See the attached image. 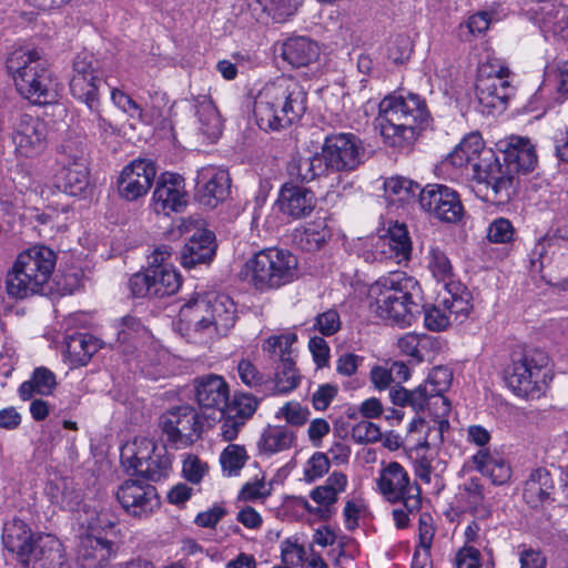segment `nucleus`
Returning a JSON list of instances; mask_svg holds the SVG:
<instances>
[{
    "label": "nucleus",
    "mask_w": 568,
    "mask_h": 568,
    "mask_svg": "<svg viewBox=\"0 0 568 568\" xmlns=\"http://www.w3.org/2000/svg\"><path fill=\"white\" fill-rule=\"evenodd\" d=\"M473 463L478 471L490 478L494 485H504L511 477V468L497 452L481 448L473 456Z\"/></svg>",
    "instance_id": "nucleus-30"
},
{
    "label": "nucleus",
    "mask_w": 568,
    "mask_h": 568,
    "mask_svg": "<svg viewBox=\"0 0 568 568\" xmlns=\"http://www.w3.org/2000/svg\"><path fill=\"white\" fill-rule=\"evenodd\" d=\"M209 471V465L196 455L187 454L183 459L182 474L191 484H200Z\"/></svg>",
    "instance_id": "nucleus-58"
},
{
    "label": "nucleus",
    "mask_w": 568,
    "mask_h": 568,
    "mask_svg": "<svg viewBox=\"0 0 568 568\" xmlns=\"http://www.w3.org/2000/svg\"><path fill=\"white\" fill-rule=\"evenodd\" d=\"M152 202L156 213L169 215L172 212H181L187 204L183 178L170 172L161 174L155 184Z\"/></svg>",
    "instance_id": "nucleus-19"
},
{
    "label": "nucleus",
    "mask_w": 568,
    "mask_h": 568,
    "mask_svg": "<svg viewBox=\"0 0 568 568\" xmlns=\"http://www.w3.org/2000/svg\"><path fill=\"white\" fill-rule=\"evenodd\" d=\"M248 459L247 452L243 445L230 444L220 456L223 473L229 476H237Z\"/></svg>",
    "instance_id": "nucleus-48"
},
{
    "label": "nucleus",
    "mask_w": 568,
    "mask_h": 568,
    "mask_svg": "<svg viewBox=\"0 0 568 568\" xmlns=\"http://www.w3.org/2000/svg\"><path fill=\"white\" fill-rule=\"evenodd\" d=\"M300 379L294 359L280 363L275 367L274 390L278 394L290 393L298 386Z\"/></svg>",
    "instance_id": "nucleus-51"
},
{
    "label": "nucleus",
    "mask_w": 568,
    "mask_h": 568,
    "mask_svg": "<svg viewBox=\"0 0 568 568\" xmlns=\"http://www.w3.org/2000/svg\"><path fill=\"white\" fill-rule=\"evenodd\" d=\"M55 263V252L44 245H34L19 253L6 274L4 287L8 296L24 300L41 293Z\"/></svg>",
    "instance_id": "nucleus-7"
},
{
    "label": "nucleus",
    "mask_w": 568,
    "mask_h": 568,
    "mask_svg": "<svg viewBox=\"0 0 568 568\" xmlns=\"http://www.w3.org/2000/svg\"><path fill=\"white\" fill-rule=\"evenodd\" d=\"M559 247V239L555 235H545L537 241L530 254L531 270L541 273L552 261L555 250Z\"/></svg>",
    "instance_id": "nucleus-47"
},
{
    "label": "nucleus",
    "mask_w": 568,
    "mask_h": 568,
    "mask_svg": "<svg viewBox=\"0 0 568 568\" xmlns=\"http://www.w3.org/2000/svg\"><path fill=\"white\" fill-rule=\"evenodd\" d=\"M115 496L125 513L133 517L146 518L160 507L155 487L144 480H124Z\"/></svg>",
    "instance_id": "nucleus-15"
},
{
    "label": "nucleus",
    "mask_w": 568,
    "mask_h": 568,
    "mask_svg": "<svg viewBox=\"0 0 568 568\" xmlns=\"http://www.w3.org/2000/svg\"><path fill=\"white\" fill-rule=\"evenodd\" d=\"M235 323V305L225 295H195L184 303L176 322L186 341L207 345L227 334Z\"/></svg>",
    "instance_id": "nucleus-1"
},
{
    "label": "nucleus",
    "mask_w": 568,
    "mask_h": 568,
    "mask_svg": "<svg viewBox=\"0 0 568 568\" xmlns=\"http://www.w3.org/2000/svg\"><path fill=\"white\" fill-rule=\"evenodd\" d=\"M320 55L318 45L306 37H294L283 43L282 57L293 68L307 67Z\"/></svg>",
    "instance_id": "nucleus-33"
},
{
    "label": "nucleus",
    "mask_w": 568,
    "mask_h": 568,
    "mask_svg": "<svg viewBox=\"0 0 568 568\" xmlns=\"http://www.w3.org/2000/svg\"><path fill=\"white\" fill-rule=\"evenodd\" d=\"M6 69L26 99L42 104L55 98L58 83L39 50L27 47L14 49L6 60Z\"/></svg>",
    "instance_id": "nucleus-6"
},
{
    "label": "nucleus",
    "mask_w": 568,
    "mask_h": 568,
    "mask_svg": "<svg viewBox=\"0 0 568 568\" xmlns=\"http://www.w3.org/2000/svg\"><path fill=\"white\" fill-rule=\"evenodd\" d=\"M452 381V371L444 366H437L432 369L424 383L429 386V392L436 396L434 405L440 407L442 416H447L450 412V403L443 394L450 387Z\"/></svg>",
    "instance_id": "nucleus-42"
},
{
    "label": "nucleus",
    "mask_w": 568,
    "mask_h": 568,
    "mask_svg": "<svg viewBox=\"0 0 568 568\" xmlns=\"http://www.w3.org/2000/svg\"><path fill=\"white\" fill-rule=\"evenodd\" d=\"M446 162L455 168H471L473 180L484 186V199L505 202L510 197V175L491 149L484 148L479 134H470L448 154Z\"/></svg>",
    "instance_id": "nucleus-3"
},
{
    "label": "nucleus",
    "mask_w": 568,
    "mask_h": 568,
    "mask_svg": "<svg viewBox=\"0 0 568 568\" xmlns=\"http://www.w3.org/2000/svg\"><path fill=\"white\" fill-rule=\"evenodd\" d=\"M376 128L384 143L395 149H406L416 140L429 113L425 101L417 94H390L378 106Z\"/></svg>",
    "instance_id": "nucleus-4"
},
{
    "label": "nucleus",
    "mask_w": 568,
    "mask_h": 568,
    "mask_svg": "<svg viewBox=\"0 0 568 568\" xmlns=\"http://www.w3.org/2000/svg\"><path fill=\"white\" fill-rule=\"evenodd\" d=\"M47 135L48 129L43 121L29 114H22L13 133V142L21 154L31 156L45 146Z\"/></svg>",
    "instance_id": "nucleus-21"
},
{
    "label": "nucleus",
    "mask_w": 568,
    "mask_h": 568,
    "mask_svg": "<svg viewBox=\"0 0 568 568\" xmlns=\"http://www.w3.org/2000/svg\"><path fill=\"white\" fill-rule=\"evenodd\" d=\"M100 83L99 61L92 53H79L73 61V73L70 80L71 94L84 102L91 111H97Z\"/></svg>",
    "instance_id": "nucleus-13"
},
{
    "label": "nucleus",
    "mask_w": 568,
    "mask_h": 568,
    "mask_svg": "<svg viewBox=\"0 0 568 568\" xmlns=\"http://www.w3.org/2000/svg\"><path fill=\"white\" fill-rule=\"evenodd\" d=\"M504 161L506 165L503 169L509 172L510 189L513 187L515 172L528 173L537 164V154L535 146L528 139L521 136H511L504 151Z\"/></svg>",
    "instance_id": "nucleus-23"
},
{
    "label": "nucleus",
    "mask_w": 568,
    "mask_h": 568,
    "mask_svg": "<svg viewBox=\"0 0 568 568\" xmlns=\"http://www.w3.org/2000/svg\"><path fill=\"white\" fill-rule=\"evenodd\" d=\"M160 426L166 440L176 449L194 443L201 432V423L195 409L189 405L174 407L160 418Z\"/></svg>",
    "instance_id": "nucleus-14"
},
{
    "label": "nucleus",
    "mask_w": 568,
    "mask_h": 568,
    "mask_svg": "<svg viewBox=\"0 0 568 568\" xmlns=\"http://www.w3.org/2000/svg\"><path fill=\"white\" fill-rule=\"evenodd\" d=\"M55 163L60 165H77L82 163L88 166L87 143L82 136H67L58 149Z\"/></svg>",
    "instance_id": "nucleus-44"
},
{
    "label": "nucleus",
    "mask_w": 568,
    "mask_h": 568,
    "mask_svg": "<svg viewBox=\"0 0 568 568\" xmlns=\"http://www.w3.org/2000/svg\"><path fill=\"white\" fill-rule=\"evenodd\" d=\"M347 486V477L345 474L341 471L332 473L325 483L316 488H314L310 497L318 505L326 510V517L329 514V507L334 505L338 495L346 489Z\"/></svg>",
    "instance_id": "nucleus-39"
},
{
    "label": "nucleus",
    "mask_w": 568,
    "mask_h": 568,
    "mask_svg": "<svg viewBox=\"0 0 568 568\" xmlns=\"http://www.w3.org/2000/svg\"><path fill=\"white\" fill-rule=\"evenodd\" d=\"M220 413L219 437L224 442H232L236 439L245 423L225 409L220 410Z\"/></svg>",
    "instance_id": "nucleus-60"
},
{
    "label": "nucleus",
    "mask_w": 568,
    "mask_h": 568,
    "mask_svg": "<svg viewBox=\"0 0 568 568\" xmlns=\"http://www.w3.org/2000/svg\"><path fill=\"white\" fill-rule=\"evenodd\" d=\"M295 342L296 335L293 333L273 335L263 343L262 349L277 364L285 363L293 361L292 346Z\"/></svg>",
    "instance_id": "nucleus-46"
},
{
    "label": "nucleus",
    "mask_w": 568,
    "mask_h": 568,
    "mask_svg": "<svg viewBox=\"0 0 568 568\" xmlns=\"http://www.w3.org/2000/svg\"><path fill=\"white\" fill-rule=\"evenodd\" d=\"M215 236L209 230H197L181 251V263L186 268L210 262L215 254Z\"/></svg>",
    "instance_id": "nucleus-28"
},
{
    "label": "nucleus",
    "mask_w": 568,
    "mask_h": 568,
    "mask_svg": "<svg viewBox=\"0 0 568 568\" xmlns=\"http://www.w3.org/2000/svg\"><path fill=\"white\" fill-rule=\"evenodd\" d=\"M113 554L112 541L92 534L80 537L77 560L82 568H103Z\"/></svg>",
    "instance_id": "nucleus-26"
},
{
    "label": "nucleus",
    "mask_w": 568,
    "mask_h": 568,
    "mask_svg": "<svg viewBox=\"0 0 568 568\" xmlns=\"http://www.w3.org/2000/svg\"><path fill=\"white\" fill-rule=\"evenodd\" d=\"M100 348L98 338L90 334H74L65 343L69 361L75 366H84Z\"/></svg>",
    "instance_id": "nucleus-40"
},
{
    "label": "nucleus",
    "mask_w": 568,
    "mask_h": 568,
    "mask_svg": "<svg viewBox=\"0 0 568 568\" xmlns=\"http://www.w3.org/2000/svg\"><path fill=\"white\" fill-rule=\"evenodd\" d=\"M456 288V286H454ZM462 296L457 300H443V306L447 310L454 322L462 323L468 317L473 308L471 294L465 286H457Z\"/></svg>",
    "instance_id": "nucleus-54"
},
{
    "label": "nucleus",
    "mask_w": 568,
    "mask_h": 568,
    "mask_svg": "<svg viewBox=\"0 0 568 568\" xmlns=\"http://www.w3.org/2000/svg\"><path fill=\"white\" fill-rule=\"evenodd\" d=\"M64 562V549L53 535H37L29 558L20 564L26 568H60Z\"/></svg>",
    "instance_id": "nucleus-22"
},
{
    "label": "nucleus",
    "mask_w": 568,
    "mask_h": 568,
    "mask_svg": "<svg viewBox=\"0 0 568 568\" xmlns=\"http://www.w3.org/2000/svg\"><path fill=\"white\" fill-rule=\"evenodd\" d=\"M36 538L37 535L20 518L12 517L3 524L2 544L9 552L16 555L19 562L29 558V550L32 548Z\"/></svg>",
    "instance_id": "nucleus-24"
},
{
    "label": "nucleus",
    "mask_w": 568,
    "mask_h": 568,
    "mask_svg": "<svg viewBox=\"0 0 568 568\" xmlns=\"http://www.w3.org/2000/svg\"><path fill=\"white\" fill-rule=\"evenodd\" d=\"M171 465L172 458L168 454L166 447L164 445H160L158 453L154 456H151V459L145 463V466L142 467L140 474L152 481H158L168 476Z\"/></svg>",
    "instance_id": "nucleus-50"
},
{
    "label": "nucleus",
    "mask_w": 568,
    "mask_h": 568,
    "mask_svg": "<svg viewBox=\"0 0 568 568\" xmlns=\"http://www.w3.org/2000/svg\"><path fill=\"white\" fill-rule=\"evenodd\" d=\"M359 152L361 142L354 134L338 133L326 136L321 155L327 171H351L361 162Z\"/></svg>",
    "instance_id": "nucleus-17"
},
{
    "label": "nucleus",
    "mask_w": 568,
    "mask_h": 568,
    "mask_svg": "<svg viewBox=\"0 0 568 568\" xmlns=\"http://www.w3.org/2000/svg\"><path fill=\"white\" fill-rule=\"evenodd\" d=\"M454 322L447 310L439 305L427 307L424 314L425 326L434 332L446 329Z\"/></svg>",
    "instance_id": "nucleus-59"
},
{
    "label": "nucleus",
    "mask_w": 568,
    "mask_h": 568,
    "mask_svg": "<svg viewBox=\"0 0 568 568\" xmlns=\"http://www.w3.org/2000/svg\"><path fill=\"white\" fill-rule=\"evenodd\" d=\"M412 241L407 227L395 223L381 235L372 236L363 252L366 262L400 264L409 261Z\"/></svg>",
    "instance_id": "nucleus-12"
},
{
    "label": "nucleus",
    "mask_w": 568,
    "mask_h": 568,
    "mask_svg": "<svg viewBox=\"0 0 568 568\" xmlns=\"http://www.w3.org/2000/svg\"><path fill=\"white\" fill-rule=\"evenodd\" d=\"M329 237V231L323 223H313L305 227L300 236L301 245L307 251L320 248Z\"/></svg>",
    "instance_id": "nucleus-56"
},
{
    "label": "nucleus",
    "mask_w": 568,
    "mask_h": 568,
    "mask_svg": "<svg viewBox=\"0 0 568 568\" xmlns=\"http://www.w3.org/2000/svg\"><path fill=\"white\" fill-rule=\"evenodd\" d=\"M325 159H322L321 153H315L308 156H300L294 159L288 166V173L292 178L302 182H311L317 176L324 175L327 172Z\"/></svg>",
    "instance_id": "nucleus-43"
},
{
    "label": "nucleus",
    "mask_w": 568,
    "mask_h": 568,
    "mask_svg": "<svg viewBox=\"0 0 568 568\" xmlns=\"http://www.w3.org/2000/svg\"><path fill=\"white\" fill-rule=\"evenodd\" d=\"M258 400L251 394H241L235 396L231 404H226L224 409L230 414L242 419L245 424L254 415Z\"/></svg>",
    "instance_id": "nucleus-55"
},
{
    "label": "nucleus",
    "mask_w": 568,
    "mask_h": 568,
    "mask_svg": "<svg viewBox=\"0 0 568 568\" xmlns=\"http://www.w3.org/2000/svg\"><path fill=\"white\" fill-rule=\"evenodd\" d=\"M195 399L202 408L224 409L230 397V388L222 376L205 375L195 381Z\"/></svg>",
    "instance_id": "nucleus-27"
},
{
    "label": "nucleus",
    "mask_w": 568,
    "mask_h": 568,
    "mask_svg": "<svg viewBox=\"0 0 568 568\" xmlns=\"http://www.w3.org/2000/svg\"><path fill=\"white\" fill-rule=\"evenodd\" d=\"M420 293L417 280L404 272H392L369 286V308L390 325L407 327L414 323L418 313L415 298Z\"/></svg>",
    "instance_id": "nucleus-5"
},
{
    "label": "nucleus",
    "mask_w": 568,
    "mask_h": 568,
    "mask_svg": "<svg viewBox=\"0 0 568 568\" xmlns=\"http://www.w3.org/2000/svg\"><path fill=\"white\" fill-rule=\"evenodd\" d=\"M329 469V460L323 453H315L304 467V479L312 483L323 477Z\"/></svg>",
    "instance_id": "nucleus-63"
},
{
    "label": "nucleus",
    "mask_w": 568,
    "mask_h": 568,
    "mask_svg": "<svg viewBox=\"0 0 568 568\" xmlns=\"http://www.w3.org/2000/svg\"><path fill=\"white\" fill-rule=\"evenodd\" d=\"M458 498L475 519H488L491 517L493 506L486 496L485 487L479 478L471 477L465 480L459 486Z\"/></svg>",
    "instance_id": "nucleus-29"
},
{
    "label": "nucleus",
    "mask_w": 568,
    "mask_h": 568,
    "mask_svg": "<svg viewBox=\"0 0 568 568\" xmlns=\"http://www.w3.org/2000/svg\"><path fill=\"white\" fill-rule=\"evenodd\" d=\"M419 204L423 210L440 221L458 222L464 214V206L458 193L443 184H429L419 192Z\"/></svg>",
    "instance_id": "nucleus-16"
},
{
    "label": "nucleus",
    "mask_w": 568,
    "mask_h": 568,
    "mask_svg": "<svg viewBox=\"0 0 568 568\" xmlns=\"http://www.w3.org/2000/svg\"><path fill=\"white\" fill-rule=\"evenodd\" d=\"M509 73V69L498 61L480 65L475 89L483 113L491 114L504 110L510 91Z\"/></svg>",
    "instance_id": "nucleus-11"
},
{
    "label": "nucleus",
    "mask_w": 568,
    "mask_h": 568,
    "mask_svg": "<svg viewBox=\"0 0 568 568\" xmlns=\"http://www.w3.org/2000/svg\"><path fill=\"white\" fill-rule=\"evenodd\" d=\"M426 258L427 267L437 282L445 284L454 278V267L443 250L430 247Z\"/></svg>",
    "instance_id": "nucleus-49"
},
{
    "label": "nucleus",
    "mask_w": 568,
    "mask_h": 568,
    "mask_svg": "<svg viewBox=\"0 0 568 568\" xmlns=\"http://www.w3.org/2000/svg\"><path fill=\"white\" fill-rule=\"evenodd\" d=\"M197 197L202 205L216 207L230 195L231 179L227 171L214 166L202 168L197 172Z\"/></svg>",
    "instance_id": "nucleus-20"
},
{
    "label": "nucleus",
    "mask_w": 568,
    "mask_h": 568,
    "mask_svg": "<svg viewBox=\"0 0 568 568\" xmlns=\"http://www.w3.org/2000/svg\"><path fill=\"white\" fill-rule=\"evenodd\" d=\"M514 226L505 217L495 219L488 226L487 239L493 243H508L514 237Z\"/></svg>",
    "instance_id": "nucleus-61"
},
{
    "label": "nucleus",
    "mask_w": 568,
    "mask_h": 568,
    "mask_svg": "<svg viewBox=\"0 0 568 568\" xmlns=\"http://www.w3.org/2000/svg\"><path fill=\"white\" fill-rule=\"evenodd\" d=\"M88 166L82 163L77 165H60L53 176L54 186L71 196L80 195L88 186Z\"/></svg>",
    "instance_id": "nucleus-35"
},
{
    "label": "nucleus",
    "mask_w": 568,
    "mask_h": 568,
    "mask_svg": "<svg viewBox=\"0 0 568 568\" xmlns=\"http://www.w3.org/2000/svg\"><path fill=\"white\" fill-rule=\"evenodd\" d=\"M376 488L386 501L402 504L408 511H418L422 506L420 487L397 462L381 463Z\"/></svg>",
    "instance_id": "nucleus-10"
},
{
    "label": "nucleus",
    "mask_w": 568,
    "mask_h": 568,
    "mask_svg": "<svg viewBox=\"0 0 568 568\" xmlns=\"http://www.w3.org/2000/svg\"><path fill=\"white\" fill-rule=\"evenodd\" d=\"M45 494L50 501L61 509L74 510L81 503V490L78 489L72 479L67 477H57L51 480Z\"/></svg>",
    "instance_id": "nucleus-37"
},
{
    "label": "nucleus",
    "mask_w": 568,
    "mask_h": 568,
    "mask_svg": "<svg viewBox=\"0 0 568 568\" xmlns=\"http://www.w3.org/2000/svg\"><path fill=\"white\" fill-rule=\"evenodd\" d=\"M277 205L283 215L301 219L312 213L316 205V199L308 189L286 183L280 191Z\"/></svg>",
    "instance_id": "nucleus-25"
},
{
    "label": "nucleus",
    "mask_w": 568,
    "mask_h": 568,
    "mask_svg": "<svg viewBox=\"0 0 568 568\" xmlns=\"http://www.w3.org/2000/svg\"><path fill=\"white\" fill-rule=\"evenodd\" d=\"M341 325L338 312L329 308L315 317L314 328L324 336H332L341 329Z\"/></svg>",
    "instance_id": "nucleus-62"
},
{
    "label": "nucleus",
    "mask_w": 568,
    "mask_h": 568,
    "mask_svg": "<svg viewBox=\"0 0 568 568\" xmlns=\"http://www.w3.org/2000/svg\"><path fill=\"white\" fill-rule=\"evenodd\" d=\"M352 437L357 443H376L382 438V432L375 423L365 419L353 427Z\"/></svg>",
    "instance_id": "nucleus-64"
},
{
    "label": "nucleus",
    "mask_w": 568,
    "mask_h": 568,
    "mask_svg": "<svg viewBox=\"0 0 568 568\" xmlns=\"http://www.w3.org/2000/svg\"><path fill=\"white\" fill-rule=\"evenodd\" d=\"M276 418H283L294 427L303 426L310 417V410L298 402H287L276 413Z\"/></svg>",
    "instance_id": "nucleus-57"
},
{
    "label": "nucleus",
    "mask_w": 568,
    "mask_h": 568,
    "mask_svg": "<svg viewBox=\"0 0 568 568\" xmlns=\"http://www.w3.org/2000/svg\"><path fill=\"white\" fill-rule=\"evenodd\" d=\"M156 175L151 160L136 159L125 165L118 179L119 195L125 201H136L146 195Z\"/></svg>",
    "instance_id": "nucleus-18"
},
{
    "label": "nucleus",
    "mask_w": 568,
    "mask_h": 568,
    "mask_svg": "<svg viewBox=\"0 0 568 568\" xmlns=\"http://www.w3.org/2000/svg\"><path fill=\"white\" fill-rule=\"evenodd\" d=\"M159 447L160 445L151 438H135L121 448V462L123 465L140 474L145 463L151 459V456L158 453Z\"/></svg>",
    "instance_id": "nucleus-36"
},
{
    "label": "nucleus",
    "mask_w": 568,
    "mask_h": 568,
    "mask_svg": "<svg viewBox=\"0 0 568 568\" xmlns=\"http://www.w3.org/2000/svg\"><path fill=\"white\" fill-rule=\"evenodd\" d=\"M57 386L53 372L47 367H37L29 381L23 382L19 387V396L22 400H29L34 394L42 396L51 395Z\"/></svg>",
    "instance_id": "nucleus-41"
},
{
    "label": "nucleus",
    "mask_w": 568,
    "mask_h": 568,
    "mask_svg": "<svg viewBox=\"0 0 568 568\" xmlns=\"http://www.w3.org/2000/svg\"><path fill=\"white\" fill-rule=\"evenodd\" d=\"M241 275L256 291L277 290L298 277V260L287 250L264 248L245 262Z\"/></svg>",
    "instance_id": "nucleus-8"
},
{
    "label": "nucleus",
    "mask_w": 568,
    "mask_h": 568,
    "mask_svg": "<svg viewBox=\"0 0 568 568\" xmlns=\"http://www.w3.org/2000/svg\"><path fill=\"white\" fill-rule=\"evenodd\" d=\"M296 443V433L288 426L268 425L257 442L262 454L274 455L291 449Z\"/></svg>",
    "instance_id": "nucleus-34"
},
{
    "label": "nucleus",
    "mask_w": 568,
    "mask_h": 568,
    "mask_svg": "<svg viewBox=\"0 0 568 568\" xmlns=\"http://www.w3.org/2000/svg\"><path fill=\"white\" fill-rule=\"evenodd\" d=\"M385 196L389 203H405L419 195V184L403 178L393 176L384 182Z\"/></svg>",
    "instance_id": "nucleus-45"
},
{
    "label": "nucleus",
    "mask_w": 568,
    "mask_h": 568,
    "mask_svg": "<svg viewBox=\"0 0 568 568\" xmlns=\"http://www.w3.org/2000/svg\"><path fill=\"white\" fill-rule=\"evenodd\" d=\"M253 2L276 21L292 16L297 9V0H248L250 6H253Z\"/></svg>",
    "instance_id": "nucleus-53"
},
{
    "label": "nucleus",
    "mask_w": 568,
    "mask_h": 568,
    "mask_svg": "<svg viewBox=\"0 0 568 568\" xmlns=\"http://www.w3.org/2000/svg\"><path fill=\"white\" fill-rule=\"evenodd\" d=\"M116 341L121 345H125L128 343H135L136 341L145 337L148 335L146 328L142 325L140 320L133 316H124L122 317L116 326Z\"/></svg>",
    "instance_id": "nucleus-52"
},
{
    "label": "nucleus",
    "mask_w": 568,
    "mask_h": 568,
    "mask_svg": "<svg viewBox=\"0 0 568 568\" xmlns=\"http://www.w3.org/2000/svg\"><path fill=\"white\" fill-rule=\"evenodd\" d=\"M151 280V296L162 298L178 292L181 276L171 263H159L148 267Z\"/></svg>",
    "instance_id": "nucleus-32"
},
{
    "label": "nucleus",
    "mask_w": 568,
    "mask_h": 568,
    "mask_svg": "<svg viewBox=\"0 0 568 568\" xmlns=\"http://www.w3.org/2000/svg\"><path fill=\"white\" fill-rule=\"evenodd\" d=\"M195 115L197 130L210 142H215L222 133L221 115L209 95H199L195 99Z\"/></svg>",
    "instance_id": "nucleus-31"
},
{
    "label": "nucleus",
    "mask_w": 568,
    "mask_h": 568,
    "mask_svg": "<svg viewBox=\"0 0 568 568\" xmlns=\"http://www.w3.org/2000/svg\"><path fill=\"white\" fill-rule=\"evenodd\" d=\"M554 489V483L548 470L535 469L524 487V498L531 507H537L546 501Z\"/></svg>",
    "instance_id": "nucleus-38"
},
{
    "label": "nucleus",
    "mask_w": 568,
    "mask_h": 568,
    "mask_svg": "<svg viewBox=\"0 0 568 568\" xmlns=\"http://www.w3.org/2000/svg\"><path fill=\"white\" fill-rule=\"evenodd\" d=\"M307 109V95L291 77H278L266 83L254 100V116L260 129L280 131L297 123Z\"/></svg>",
    "instance_id": "nucleus-2"
},
{
    "label": "nucleus",
    "mask_w": 568,
    "mask_h": 568,
    "mask_svg": "<svg viewBox=\"0 0 568 568\" xmlns=\"http://www.w3.org/2000/svg\"><path fill=\"white\" fill-rule=\"evenodd\" d=\"M547 357L541 352L513 353L504 378L511 392L523 398H539L544 392Z\"/></svg>",
    "instance_id": "nucleus-9"
}]
</instances>
